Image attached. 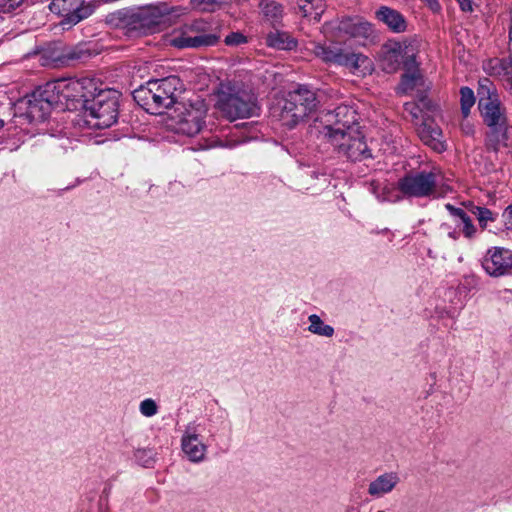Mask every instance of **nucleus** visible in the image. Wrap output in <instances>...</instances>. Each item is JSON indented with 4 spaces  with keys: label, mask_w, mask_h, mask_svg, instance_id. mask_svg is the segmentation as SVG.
<instances>
[{
    "label": "nucleus",
    "mask_w": 512,
    "mask_h": 512,
    "mask_svg": "<svg viewBox=\"0 0 512 512\" xmlns=\"http://www.w3.org/2000/svg\"><path fill=\"white\" fill-rule=\"evenodd\" d=\"M173 11L167 3L120 9L109 17V22L129 38L153 33L163 18Z\"/></svg>",
    "instance_id": "nucleus-1"
},
{
    "label": "nucleus",
    "mask_w": 512,
    "mask_h": 512,
    "mask_svg": "<svg viewBox=\"0 0 512 512\" xmlns=\"http://www.w3.org/2000/svg\"><path fill=\"white\" fill-rule=\"evenodd\" d=\"M183 91V83L177 76L150 80L133 92L139 106L151 114H161L177 103Z\"/></svg>",
    "instance_id": "nucleus-2"
},
{
    "label": "nucleus",
    "mask_w": 512,
    "mask_h": 512,
    "mask_svg": "<svg viewBox=\"0 0 512 512\" xmlns=\"http://www.w3.org/2000/svg\"><path fill=\"white\" fill-rule=\"evenodd\" d=\"M320 101L316 93L307 86H299L297 89L290 91L286 98L282 101L278 111V119L281 124L288 129H293L314 113Z\"/></svg>",
    "instance_id": "nucleus-3"
},
{
    "label": "nucleus",
    "mask_w": 512,
    "mask_h": 512,
    "mask_svg": "<svg viewBox=\"0 0 512 512\" xmlns=\"http://www.w3.org/2000/svg\"><path fill=\"white\" fill-rule=\"evenodd\" d=\"M119 93L111 89L93 92L90 99L85 100L84 118L91 128L105 129L116 123L118 119Z\"/></svg>",
    "instance_id": "nucleus-4"
},
{
    "label": "nucleus",
    "mask_w": 512,
    "mask_h": 512,
    "mask_svg": "<svg viewBox=\"0 0 512 512\" xmlns=\"http://www.w3.org/2000/svg\"><path fill=\"white\" fill-rule=\"evenodd\" d=\"M327 142L331 144L340 155L345 156L351 161H362L372 157L371 151L365 142L361 127L346 132L336 130L333 134H329Z\"/></svg>",
    "instance_id": "nucleus-5"
},
{
    "label": "nucleus",
    "mask_w": 512,
    "mask_h": 512,
    "mask_svg": "<svg viewBox=\"0 0 512 512\" xmlns=\"http://www.w3.org/2000/svg\"><path fill=\"white\" fill-rule=\"evenodd\" d=\"M47 84V92H52L58 97V106L63 105L62 100H66L81 102L84 108L85 100L90 99L93 92L97 91L94 80L87 77L61 79Z\"/></svg>",
    "instance_id": "nucleus-6"
},
{
    "label": "nucleus",
    "mask_w": 512,
    "mask_h": 512,
    "mask_svg": "<svg viewBox=\"0 0 512 512\" xmlns=\"http://www.w3.org/2000/svg\"><path fill=\"white\" fill-rule=\"evenodd\" d=\"M219 36L213 33H207V23L203 20H194L191 23L184 24L179 30L175 31L170 39L172 46L184 48H200L215 45Z\"/></svg>",
    "instance_id": "nucleus-7"
},
{
    "label": "nucleus",
    "mask_w": 512,
    "mask_h": 512,
    "mask_svg": "<svg viewBox=\"0 0 512 512\" xmlns=\"http://www.w3.org/2000/svg\"><path fill=\"white\" fill-rule=\"evenodd\" d=\"M207 111V105L202 99H196L188 104H182L176 116V133L188 137H193L200 133L205 126Z\"/></svg>",
    "instance_id": "nucleus-8"
},
{
    "label": "nucleus",
    "mask_w": 512,
    "mask_h": 512,
    "mask_svg": "<svg viewBox=\"0 0 512 512\" xmlns=\"http://www.w3.org/2000/svg\"><path fill=\"white\" fill-rule=\"evenodd\" d=\"M309 50L327 64L344 66L351 70L360 69L368 58L361 53L348 52L342 48L312 42Z\"/></svg>",
    "instance_id": "nucleus-9"
},
{
    "label": "nucleus",
    "mask_w": 512,
    "mask_h": 512,
    "mask_svg": "<svg viewBox=\"0 0 512 512\" xmlns=\"http://www.w3.org/2000/svg\"><path fill=\"white\" fill-rule=\"evenodd\" d=\"M221 113L229 120L249 118L258 114L259 107L254 97L245 92L222 93L217 102Z\"/></svg>",
    "instance_id": "nucleus-10"
},
{
    "label": "nucleus",
    "mask_w": 512,
    "mask_h": 512,
    "mask_svg": "<svg viewBox=\"0 0 512 512\" xmlns=\"http://www.w3.org/2000/svg\"><path fill=\"white\" fill-rule=\"evenodd\" d=\"M381 66L387 73H394L403 64L405 70L410 71L415 66V54L407 44L388 41L380 50Z\"/></svg>",
    "instance_id": "nucleus-11"
},
{
    "label": "nucleus",
    "mask_w": 512,
    "mask_h": 512,
    "mask_svg": "<svg viewBox=\"0 0 512 512\" xmlns=\"http://www.w3.org/2000/svg\"><path fill=\"white\" fill-rule=\"evenodd\" d=\"M50 10L62 17L61 24L74 26L94 12V6L85 0H53Z\"/></svg>",
    "instance_id": "nucleus-12"
},
{
    "label": "nucleus",
    "mask_w": 512,
    "mask_h": 512,
    "mask_svg": "<svg viewBox=\"0 0 512 512\" xmlns=\"http://www.w3.org/2000/svg\"><path fill=\"white\" fill-rule=\"evenodd\" d=\"M436 175L421 171L404 176L398 182L399 190L407 197H429L435 192Z\"/></svg>",
    "instance_id": "nucleus-13"
},
{
    "label": "nucleus",
    "mask_w": 512,
    "mask_h": 512,
    "mask_svg": "<svg viewBox=\"0 0 512 512\" xmlns=\"http://www.w3.org/2000/svg\"><path fill=\"white\" fill-rule=\"evenodd\" d=\"M445 208L449 211L451 219L441 225V230L453 240H458L461 235L466 239H473L477 229L470 216L462 208L449 203L445 205Z\"/></svg>",
    "instance_id": "nucleus-14"
},
{
    "label": "nucleus",
    "mask_w": 512,
    "mask_h": 512,
    "mask_svg": "<svg viewBox=\"0 0 512 512\" xmlns=\"http://www.w3.org/2000/svg\"><path fill=\"white\" fill-rule=\"evenodd\" d=\"M48 84L37 89L26 100V115L30 121H44L53 108L58 106V97L52 92H47Z\"/></svg>",
    "instance_id": "nucleus-15"
},
{
    "label": "nucleus",
    "mask_w": 512,
    "mask_h": 512,
    "mask_svg": "<svg viewBox=\"0 0 512 512\" xmlns=\"http://www.w3.org/2000/svg\"><path fill=\"white\" fill-rule=\"evenodd\" d=\"M325 122L323 135L326 140L329 139V134H333L336 130L346 132L360 127L356 110L345 104H341L333 111L327 112Z\"/></svg>",
    "instance_id": "nucleus-16"
},
{
    "label": "nucleus",
    "mask_w": 512,
    "mask_h": 512,
    "mask_svg": "<svg viewBox=\"0 0 512 512\" xmlns=\"http://www.w3.org/2000/svg\"><path fill=\"white\" fill-rule=\"evenodd\" d=\"M482 267L491 277L512 275V250L504 247L488 249L482 259Z\"/></svg>",
    "instance_id": "nucleus-17"
},
{
    "label": "nucleus",
    "mask_w": 512,
    "mask_h": 512,
    "mask_svg": "<svg viewBox=\"0 0 512 512\" xmlns=\"http://www.w3.org/2000/svg\"><path fill=\"white\" fill-rule=\"evenodd\" d=\"M485 101L486 100L483 99L482 102H478V109L484 124L489 130L501 127L508 122L507 109L500 98H494V101Z\"/></svg>",
    "instance_id": "nucleus-18"
},
{
    "label": "nucleus",
    "mask_w": 512,
    "mask_h": 512,
    "mask_svg": "<svg viewBox=\"0 0 512 512\" xmlns=\"http://www.w3.org/2000/svg\"><path fill=\"white\" fill-rule=\"evenodd\" d=\"M417 134L420 140L434 151L441 153L446 150L441 128L430 118H423L417 126Z\"/></svg>",
    "instance_id": "nucleus-19"
},
{
    "label": "nucleus",
    "mask_w": 512,
    "mask_h": 512,
    "mask_svg": "<svg viewBox=\"0 0 512 512\" xmlns=\"http://www.w3.org/2000/svg\"><path fill=\"white\" fill-rule=\"evenodd\" d=\"M183 453L192 462H200L205 458L207 447L199 439L195 426H188L181 438Z\"/></svg>",
    "instance_id": "nucleus-20"
},
{
    "label": "nucleus",
    "mask_w": 512,
    "mask_h": 512,
    "mask_svg": "<svg viewBox=\"0 0 512 512\" xmlns=\"http://www.w3.org/2000/svg\"><path fill=\"white\" fill-rule=\"evenodd\" d=\"M488 151L497 153L501 147L512 148V125L506 122L501 127L489 130L485 137Z\"/></svg>",
    "instance_id": "nucleus-21"
},
{
    "label": "nucleus",
    "mask_w": 512,
    "mask_h": 512,
    "mask_svg": "<svg viewBox=\"0 0 512 512\" xmlns=\"http://www.w3.org/2000/svg\"><path fill=\"white\" fill-rule=\"evenodd\" d=\"M337 29L352 38L368 39L373 34V27L369 22L346 18L339 22Z\"/></svg>",
    "instance_id": "nucleus-22"
},
{
    "label": "nucleus",
    "mask_w": 512,
    "mask_h": 512,
    "mask_svg": "<svg viewBox=\"0 0 512 512\" xmlns=\"http://www.w3.org/2000/svg\"><path fill=\"white\" fill-rule=\"evenodd\" d=\"M376 17L395 33H401L406 30L405 18L397 10L382 6L377 10Z\"/></svg>",
    "instance_id": "nucleus-23"
},
{
    "label": "nucleus",
    "mask_w": 512,
    "mask_h": 512,
    "mask_svg": "<svg viewBox=\"0 0 512 512\" xmlns=\"http://www.w3.org/2000/svg\"><path fill=\"white\" fill-rule=\"evenodd\" d=\"M47 58L55 65H67L70 61L81 59L83 56L82 51L74 47H56L52 50L45 51Z\"/></svg>",
    "instance_id": "nucleus-24"
},
{
    "label": "nucleus",
    "mask_w": 512,
    "mask_h": 512,
    "mask_svg": "<svg viewBox=\"0 0 512 512\" xmlns=\"http://www.w3.org/2000/svg\"><path fill=\"white\" fill-rule=\"evenodd\" d=\"M259 8L265 21L270 23L273 27L279 25L283 18V6L274 0H261Z\"/></svg>",
    "instance_id": "nucleus-25"
},
{
    "label": "nucleus",
    "mask_w": 512,
    "mask_h": 512,
    "mask_svg": "<svg viewBox=\"0 0 512 512\" xmlns=\"http://www.w3.org/2000/svg\"><path fill=\"white\" fill-rule=\"evenodd\" d=\"M422 81V77L417 67V63L415 62V66L410 69V71L406 70V72L401 77V82L398 86V92L402 94H407L412 91L420 82Z\"/></svg>",
    "instance_id": "nucleus-26"
},
{
    "label": "nucleus",
    "mask_w": 512,
    "mask_h": 512,
    "mask_svg": "<svg viewBox=\"0 0 512 512\" xmlns=\"http://www.w3.org/2000/svg\"><path fill=\"white\" fill-rule=\"evenodd\" d=\"M266 43L270 47L282 50H290L296 45L293 38H291L287 33L280 32L278 30L270 32L267 35Z\"/></svg>",
    "instance_id": "nucleus-27"
},
{
    "label": "nucleus",
    "mask_w": 512,
    "mask_h": 512,
    "mask_svg": "<svg viewBox=\"0 0 512 512\" xmlns=\"http://www.w3.org/2000/svg\"><path fill=\"white\" fill-rule=\"evenodd\" d=\"M324 3L322 0H300L299 10L304 17L319 21L324 12Z\"/></svg>",
    "instance_id": "nucleus-28"
},
{
    "label": "nucleus",
    "mask_w": 512,
    "mask_h": 512,
    "mask_svg": "<svg viewBox=\"0 0 512 512\" xmlns=\"http://www.w3.org/2000/svg\"><path fill=\"white\" fill-rule=\"evenodd\" d=\"M309 326L307 330L315 335L331 338L334 336L335 330L331 325L325 324L317 314H311L308 317Z\"/></svg>",
    "instance_id": "nucleus-29"
},
{
    "label": "nucleus",
    "mask_w": 512,
    "mask_h": 512,
    "mask_svg": "<svg viewBox=\"0 0 512 512\" xmlns=\"http://www.w3.org/2000/svg\"><path fill=\"white\" fill-rule=\"evenodd\" d=\"M434 106L432 102L425 95H420L418 98V102H409L405 103L404 109L407 113H409L413 119L418 120L421 118H426L423 113V109L433 110Z\"/></svg>",
    "instance_id": "nucleus-30"
},
{
    "label": "nucleus",
    "mask_w": 512,
    "mask_h": 512,
    "mask_svg": "<svg viewBox=\"0 0 512 512\" xmlns=\"http://www.w3.org/2000/svg\"><path fill=\"white\" fill-rule=\"evenodd\" d=\"M478 96L479 102L486 100L485 102L494 101V98H500L495 85L488 78H482L479 80L478 85Z\"/></svg>",
    "instance_id": "nucleus-31"
},
{
    "label": "nucleus",
    "mask_w": 512,
    "mask_h": 512,
    "mask_svg": "<svg viewBox=\"0 0 512 512\" xmlns=\"http://www.w3.org/2000/svg\"><path fill=\"white\" fill-rule=\"evenodd\" d=\"M470 211L478 219L479 225L482 229H486L489 222H494L497 218V214L493 213L486 207L475 206L470 204Z\"/></svg>",
    "instance_id": "nucleus-32"
},
{
    "label": "nucleus",
    "mask_w": 512,
    "mask_h": 512,
    "mask_svg": "<svg viewBox=\"0 0 512 512\" xmlns=\"http://www.w3.org/2000/svg\"><path fill=\"white\" fill-rule=\"evenodd\" d=\"M475 96L474 92L469 87H462L460 89V105H461V113L464 118H467L470 114L471 108L475 104Z\"/></svg>",
    "instance_id": "nucleus-33"
},
{
    "label": "nucleus",
    "mask_w": 512,
    "mask_h": 512,
    "mask_svg": "<svg viewBox=\"0 0 512 512\" xmlns=\"http://www.w3.org/2000/svg\"><path fill=\"white\" fill-rule=\"evenodd\" d=\"M396 482H370L368 486V494L373 499H379L390 493L395 488Z\"/></svg>",
    "instance_id": "nucleus-34"
},
{
    "label": "nucleus",
    "mask_w": 512,
    "mask_h": 512,
    "mask_svg": "<svg viewBox=\"0 0 512 512\" xmlns=\"http://www.w3.org/2000/svg\"><path fill=\"white\" fill-rule=\"evenodd\" d=\"M159 407L152 398H146L139 404V411L144 417L150 418L158 413Z\"/></svg>",
    "instance_id": "nucleus-35"
},
{
    "label": "nucleus",
    "mask_w": 512,
    "mask_h": 512,
    "mask_svg": "<svg viewBox=\"0 0 512 512\" xmlns=\"http://www.w3.org/2000/svg\"><path fill=\"white\" fill-rule=\"evenodd\" d=\"M461 288L467 292L478 291L481 289V279L474 274L465 275L461 282Z\"/></svg>",
    "instance_id": "nucleus-36"
},
{
    "label": "nucleus",
    "mask_w": 512,
    "mask_h": 512,
    "mask_svg": "<svg viewBox=\"0 0 512 512\" xmlns=\"http://www.w3.org/2000/svg\"><path fill=\"white\" fill-rule=\"evenodd\" d=\"M24 0H0V13H9L17 9Z\"/></svg>",
    "instance_id": "nucleus-37"
},
{
    "label": "nucleus",
    "mask_w": 512,
    "mask_h": 512,
    "mask_svg": "<svg viewBox=\"0 0 512 512\" xmlns=\"http://www.w3.org/2000/svg\"><path fill=\"white\" fill-rule=\"evenodd\" d=\"M246 41V37L239 32H233L225 37V43L228 46H238Z\"/></svg>",
    "instance_id": "nucleus-38"
},
{
    "label": "nucleus",
    "mask_w": 512,
    "mask_h": 512,
    "mask_svg": "<svg viewBox=\"0 0 512 512\" xmlns=\"http://www.w3.org/2000/svg\"><path fill=\"white\" fill-rule=\"evenodd\" d=\"M505 226L508 230L512 229V204H510L503 212Z\"/></svg>",
    "instance_id": "nucleus-39"
},
{
    "label": "nucleus",
    "mask_w": 512,
    "mask_h": 512,
    "mask_svg": "<svg viewBox=\"0 0 512 512\" xmlns=\"http://www.w3.org/2000/svg\"><path fill=\"white\" fill-rule=\"evenodd\" d=\"M423 3L427 5V7L433 13H439L441 11V5L438 0H421Z\"/></svg>",
    "instance_id": "nucleus-40"
},
{
    "label": "nucleus",
    "mask_w": 512,
    "mask_h": 512,
    "mask_svg": "<svg viewBox=\"0 0 512 512\" xmlns=\"http://www.w3.org/2000/svg\"><path fill=\"white\" fill-rule=\"evenodd\" d=\"M461 130L465 135H473L474 125L470 121L465 120L461 123Z\"/></svg>",
    "instance_id": "nucleus-41"
},
{
    "label": "nucleus",
    "mask_w": 512,
    "mask_h": 512,
    "mask_svg": "<svg viewBox=\"0 0 512 512\" xmlns=\"http://www.w3.org/2000/svg\"><path fill=\"white\" fill-rule=\"evenodd\" d=\"M457 2L462 11L471 12L473 10L471 0H457Z\"/></svg>",
    "instance_id": "nucleus-42"
},
{
    "label": "nucleus",
    "mask_w": 512,
    "mask_h": 512,
    "mask_svg": "<svg viewBox=\"0 0 512 512\" xmlns=\"http://www.w3.org/2000/svg\"><path fill=\"white\" fill-rule=\"evenodd\" d=\"M377 480L382 481V480H387V479L385 478V475H381L377 478Z\"/></svg>",
    "instance_id": "nucleus-43"
},
{
    "label": "nucleus",
    "mask_w": 512,
    "mask_h": 512,
    "mask_svg": "<svg viewBox=\"0 0 512 512\" xmlns=\"http://www.w3.org/2000/svg\"><path fill=\"white\" fill-rule=\"evenodd\" d=\"M4 126V121L0 119V129Z\"/></svg>",
    "instance_id": "nucleus-44"
}]
</instances>
